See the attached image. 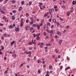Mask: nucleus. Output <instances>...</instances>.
<instances>
[{
	"instance_id": "obj_1",
	"label": "nucleus",
	"mask_w": 76,
	"mask_h": 76,
	"mask_svg": "<svg viewBox=\"0 0 76 76\" xmlns=\"http://www.w3.org/2000/svg\"><path fill=\"white\" fill-rule=\"evenodd\" d=\"M41 35V34L40 33H39L36 34L35 35V34H33V36L34 38H35V37H39V36Z\"/></svg>"
},
{
	"instance_id": "obj_2",
	"label": "nucleus",
	"mask_w": 76,
	"mask_h": 76,
	"mask_svg": "<svg viewBox=\"0 0 76 76\" xmlns=\"http://www.w3.org/2000/svg\"><path fill=\"white\" fill-rule=\"evenodd\" d=\"M31 21L30 22V25H32V24L34 23V18H31Z\"/></svg>"
},
{
	"instance_id": "obj_3",
	"label": "nucleus",
	"mask_w": 76,
	"mask_h": 76,
	"mask_svg": "<svg viewBox=\"0 0 76 76\" xmlns=\"http://www.w3.org/2000/svg\"><path fill=\"white\" fill-rule=\"evenodd\" d=\"M36 26L37 27V28L38 29H40V26L38 23L37 24V26Z\"/></svg>"
},
{
	"instance_id": "obj_4",
	"label": "nucleus",
	"mask_w": 76,
	"mask_h": 76,
	"mask_svg": "<svg viewBox=\"0 0 76 76\" xmlns=\"http://www.w3.org/2000/svg\"><path fill=\"white\" fill-rule=\"evenodd\" d=\"M20 22H21L20 23V26L21 27H22V26H23V23L22 20H20Z\"/></svg>"
},
{
	"instance_id": "obj_5",
	"label": "nucleus",
	"mask_w": 76,
	"mask_h": 76,
	"mask_svg": "<svg viewBox=\"0 0 76 76\" xmlns=\"http://www.w3.org/2000/svg\"><path fill=\"white\" fill-rule=\"evenodd\" d=\"M15 31L17 32H19V28H17L15 29Z\"/></svg>"
},
{
	"instance_id": "obj_6",
	"label": "nucleus",
	"mask_w": 76,
	"mask_h": 76,
	"mask_svg": "<svg viewBox=\"0 0 76 76\" xmlns=\"http://www.w3.org/2000/svg\"><path fill=\"white\" fill-rule=\"evenodd\" d=\"M25 28L27 31H28V30L29 29V26H28L27 27H26Z\"/></svg>"
},
{
	"instance_id": "obj_7",
	"label": "nucleus",
	"mask_w": 76,
	"mask_h": 76,
	"mask_svg": "<svg viewBox=\"0 0 76 76\" xmlns=\"http://www.w3.org/2000/svg\"><path fill=\"white\" fill-rule=\"evenodd\" d=\"M13 43H15V41H12V42L10 43L11 45V46H12L13 44Z\"/></svg>"
},
{
	"instance_id": "obj_8",
	"label": "nucleus",
	"mask_w": 76,
	"mask_h": 76,
	"mask_svg": "<svg viewBox=\"0 0 76 76\" xmlns=\"http://www.w3.org/2000/svg\"><path fill=\"white\" fill-rule=\"evenodd\" d=\"M50 32H52V33L53 34H54L55 33V31H54V30H50Z\"/></svg>"
},
{
	"instance_id": "obj_9",
	"label": "nucleus",
	"mask_w": 76,
	"mask_h": 76,
	"mask_svg": "<svg viewBox=\"0 0 76 76\" xmlns=\"http://www.w3.org/2000/svg\"><path fill=\"white\" fill-rule=\"evenodd\" d=\"M50 11L49 10V13H51L52 12H53L54 11V9L53 8L50 9Z\"/></svg>"
},
{
	"instance_id": "obj_10",
	"label": "nucleus",
	"mask_w": 76,
	"mask_h": 76,
	"mask_svg": "<svg viewBox=\"0 0 76 76\" xmlns=\"http://www.w3.org/2000/svg\"><path fill=\"white\" fill-rule=\"evenodd\" d=\"M76 3V1H73L72 2V4L73 5H75V4Z\"/></svg>"
},
{
	"instance_id": "obj_11",
	"label": "nucleus",
	"mask_w": 76,
	"mask_h": 76,
	"mask_svg": "<svg viewBox=\"0 0 76 76\" xmlns=\"http://www.w3.org/2000/svg\"><path fill=\"white\" fill-rule=\"evenodd\" d=\"M70 69V67H67L65 69V71H66V70H67L68 69Z\"/></svg>"
},
{
	"instance_id": "obj_12",
	"label": "nucleus",
	"mask_w": 76,
	"mask_h": 76,
	"mask_svg": "<svg viewBox=\"0 0 76 76\" xmlns=\"http://www.w3.org/2000/svg\"><path fill=\"white\" fill-rule=\"evenodd\" d=\"M42 3L41 2H39V6H42Z\"/></svg>"
},
{
	"instance_id": "obj_13",
	"label": "nucleus",
	"mask_w": 76,
	"mask_h": 76,
	"mask_svg": "<svg viewBox=\"0 0 76 76\" xmlns=\"http://www.w3.org/2000/svg\"><path fill=\"white\" fill-rule=\"evenodd\" d=\"M1 13H3L4 14V13H6L4 12V11H3V10H1V11H0Z\"/></svg>"
},
{
	"instance_id": "obj_14",
	"label": "nucleus",
	"mask_w": 76,
	"mask_h": 76,
	"mask_svg": "<svg viewBox=\"0 0 76 76\" xmlns=\"http://www.w3.org/2000/svg\"><path fill=\"white\" fill-rule=\"evenodd\" d=\"M9 28L10 29H13V26L12 25H10L9 27Z\"/></svg>"
},
{
	"instance_id": "obj_15",
	"label": "nucleus",
	"mask_w": 76,
	"mask_h": 76,
	"mask_svg": "<svg viewBox=\"0 0 76 76\" xmlns=\"http://www.w3.org/2000/svg\"><path fill=\"white\" fill-rule=\"evenodd\" d=\"M15 16L12 15V19L13 20H15Z\"/></svg>"
},
{
	"instance_id": "obj_16",
	"label": "nucleus",
	"mask_w": 76,
	"mask_h": 76,
	"mask_svg": "<svg viewBox=\"0 0 76 76\" xmlns=\"http://www.w3.org/2000/svg\"><path fill=\"white\" fill-rule=\"evenodd\" d=\"M25 64V63H23V64H21L20 65V68H21V67H22V66H23V64Z\"/></svg>"
},
{
	"instance_id": "obj_17",
	"label": "nucleus",
	"mask_w": 76,
	"mask_h": 76,
	"mask_svg": "<svg viewBox=\"0 0 76 76\" xmlns=\"http://www.w3.org/2000/svg\"><path fill=\"white\" fill-rule=\"evenodd\" d=\"M47 26H48V27H50V23L48 22V23H47Z\"/></svg>"
},
{
	"instance_id": "obj_18",
	"label": "nucleus",
	"mask_w": 76,
	"mask_h": 76,
	"mask_svg": "<svg viewBox=\"0 0 76 76\" xmlns=\"http://www.w3.org/2000/svg\"><path fill=\"white\" fill-rule=\"evenodd\" d=\"M8 69H9V68H7V70H6L4 72V74H6V73H7V71H8Z\"/></svg>"
},
{
	"instance_id": "obj_19",
	"label": "nucleus",
	"mask_w": 76,
	"mask_h": 76,
	"mask_svg": "<svg viewBox=\"0 0 76 76\" xmlns=\"http://www.w3.org/2000/svg\"><path fill=\"white\" fill-rule=\"evenodd\" d=\"M26 17H28V16H29V13H28V12L26 13Z\"/></svg>"
},
{
	"instance_id": "obj_20",
	"label": "nucleus",
	"mask_w": 76,
	"mask_h": 76,
	"mask_svg": "<svg viewBox=\"0 0 76 76\" xmlns=\"http://www.w3.org/2000/svg\"><path fill=\"white\" fill-rule=\"evenodd\" d=\"M19 11H21V10H22V7H20L19 9Z\"/></svg>"
},
{
	"instance_id": "obj_21",
	"label": "nucleus",
	"mask_w": 76,
	"mask_h": 76,
	"mask_svg": "<svg viewBox=\"0 0 76 76\" xmlns=\"http://www.w3.org/2000/svg\"><path fill=\"white\" fill-rule=\"evenodd\" d=\"M66 14L68 16H69L70 14V12H67L66 13Z\"/></svg>"
},
{
	"instance_id": "obj_22",
	"label": "nucleus",
	"mask_w": 76,
	"mask_h": 76,
	"mask_svg": "<svg viewBox=\"0 0 76 76\" xmlns=\"http://www.w3.org/2000/svg\"><path fill=\"white\" fill-rule=\"evenodd\" d=\"M59 44H61V43L62 42V39L60 40L59 41Z\"/></svg>"
},
{
	"instance_id": "obj_23",
	"label": "nucleus",
	"mask_w": 76,
	"mask_h": 76,
	"mask_svg": "<svg viewBox=\"0 0 76 76\" xmlns=\"http://www.w3.org/2000/svg\"><path fill=\"white\" fill-rule=\"evenodd\" d=\"M21 3L23 5V4H24V3H25V2H24V1H21Z\"/></svg>"
},
{
	"instance_id": "obj_24",
	"label": "nucleus",
	"mask_w": 76,
	"mask_h": 76,
	"mask_svg": "<svg viewBox=\"0 0 76 76\" xmlns=\"http://www.w3.org/2000/svg\"><path fill=\"white\" fill-rule=\"evenodd\" d=\"M31 41L34 44H36V42H34V40L32 39Z\"/></svg>"
},
{
	"instance_id": "obj_25",
	"label": "nucleus",
	"mask_w": 76,
	"mask_h": 76,
	"mask_svg": "<svg viewBox=\"0 0 76 76\" xmlns=\"http://www.w3.org/2000/svg\"><path fill=\"white\" fill-rule=\"evenodd\" d=\"M37 63H41V60H38L37 61Z\"/></svg>"
},
{
	"instance_id": "obj_26",
	"label": "nucleus",
	"mask_w": 76,
	"mask_h": 76,
	"mask_svg": "<svg viewBox=\"0 0 76 76\" xmlns=\"http://www.w3.org/2000/svg\"><path fill=\"white\" fill-rule=\"evenodd\" d=\"M36 26H37V24L36 25L35 24H34L32 25L33 27H36Z\"/></svg>"
},
{
	"instance_id": "obj_27",
	"label": "nucleus",
	"mask_w": 76,
	"mask_h": 76,
	"mask_svg": "<svg viewBox=\"0 0 76 76\" xmlns=\"http://www.w3.org/2000/svg\"><path fill=\"white\" fill-rule=\"evenodd\" d=\"M41 70H40L39 69H38V73L39 74H40V73H41Z\"/></svg>"
},
{
	"instance_id": "obj_28",
	"label": "nucleus",
	"mask_w": 76,
	"mask_h": 76,
	"mask_svg": "<svg viewBox=\"0 0 76 76\" xmlns=\"http://www.w3.org/2000/svg\"><path fill=\"white\" fill-rule=\"evenodd\" d=\"M53 22H54V23H56V20L55 19H53Z\"/></svg>"
},
{
	"instance_id": "obj_29",
	"label": "nucleus",
	"mask_w": 76,
	"mask_h": 76,
	"mask_svg": "<svg viewBox=\"0 0 76 76\" xmlns=\"http://www.w3.org/2000/svg\"><path fill=\"white\" fill-rule=\"evenodd\" d=\"M40 38V37H37L36 38L37 40H39Z\"/></svg>"
},
{
	"instance_id": "obj_30",
	"label": "nucleus",
	"mask_w": 76,
	"mask_h": 76,
	"mask_svg": "<svg viewBox=\"0 0 76 76\" xmlns=\"http://www.w3.org/2000/svg\"><path fill=\"white\" fill-rule=\"evenodd\" d=\"M12 13H16V11L15 10H13L12 11Z\"/></svg>"
},
{
	"instance_id": "obj_31",
	"label": "nucleus",
	"mask_w": 76,
	"mask_h": 76,
	"mask_svg": "<svg viewBox=\"0 0 76 76\" xmlns=\"http://www.w3.org/2000/svg\"><path fill=\"white\" fill-rule=\"evenodd\" d=\"M11 2H12V3H15V1L14 0H12Z\"/></svg>"
},
{
	"instance_id": "obj_32",
	"label": "nucleus",
	"mask_w": 76,
	"mask_h": 76,
	"mask_svg": "<svg viewBox=\"0 0 76 76\" xmlns=\"http://www.w3.org/2000/svg\"><path fill=\"white\" fill-rule=\"evenodd\" d=\"M47 16H48V15H47V14H45L44 15V16H45V17H47Z\"/></svg>"
},
{
	"instance_id": "obj_33",
	"label": "nucleus",
	"mask_w": 76,
	"mask_h": 76,
	"mask_svg": "<svg viewBox=\"0 0 76 76\" xmlns=\"http://www.w3.org/2000/svg\"><path fill=\"white\" fill-rule=\"evenodd\" d=\"M49 68L50 69H52V68H53V66H52L50 65L49 66Z\"/></svg>"
},
{
	"instance_id": "obj_34",
	"label": "nucleus",
	"mask_w": 76,
	"mask_h": 76,
	"mask_svg": "<svg viewBox=\"0 0 76 76\" xmlns=\"http://www.w3.org/2000/svg\"><path fill=\"white\" fill-rule=\"evenodd\" d=\"M44 20H41V23H43V22H44Z\"/></svg>"
},
{
	"instance_id": "obj_35",
	"label": "nucleus",
	"mask_w": 76,
	"mask_h": 76,
	"mask_svg": "<svg viewBox=\"0 0 76 76\" xmlns=\"http://www.w3.org/2000/svg\"><path fill=\"white\" fill-rule=\"evenodd\" d=\"M32 44V43L31 42H29L28 43V44H30V45H31V44Z\"/></svg>"
},
{
	"instance_id": "obj_36",
	"label": "nucleus",
	"mask_w": 76,
	"mask_h": 76,
	"mask_svg": "<svg viewBox=\"0 0 76 76\" xmlns=\"http://www.w3.org/2000/svg\"><path fill=\"white\" fill-rule=\"evenodd\" d=\"M28 54H31V52L30 51H29L28 52Z\"/></svg>"
},
{
	"instance_id": "obj_37",
	"label": "nucleus",
	"mask_w": 76,
	"mask_h": 76,
	"mask_svg": "<svg viewBox=\"0 0 76 76\" xmlns=\"http://www.w3.org/2000/svg\"><path fill=\"white\" fill-rule=\"evenodd\" d=\"M32 4V2H30L29 3V5H30V6H31V4Z\"/></svg>"
},
{
	"instance_id": "obj_38",
	"label": "nucleus",
	"mask_w": 76,
	"mask_h": 76,
	"mask_svg": "<svg viewBox=\"0 0 76 76\" xmlns=\"http://www.w3.org/2000/svg\"><path fill=\"white\" fill-rule=\"evenodd\" d=\"M61 56H60V55H58V58H60Z\"/></svg>"
},
{
	"instance_id": "obj_39",
	"label": "nucleus",
	"mask_w": 76,
	"mask_h": 76,
	"mask_svg": "<svg viewBox=\"0 0 76 76\" xmlns=\"http://www.w3.org/2000/svg\"><path fill=\"white\" fill-rule=\"evenodd\" d=\"M1 39H2V40H3V39H4V37H1Z\"/></svg>"
},
{
	"instance_id": "obj_40",
	"label": "nucleus",
	"mask_w": 76,
	"mask_h": 76,
	"mask_svg": "<svg viewBox=\"0 0 76 76\" xmlns=\"http://www.w3.org/2000/svg\"><path fill=\"white\" fill-rule=\"evenodd\" d=\"M1 47L2 48V50H4V47H3L2 46H1Z\"/></svg>"
},
{
	"instance_id": "obj_41",
	"label": "nucleus",
	"mask_w": 76,
	"mask_h": 76,
	"mask_svg": "<svg viewBox=\"0 0 76 76\" xmlns=\"http://www.w3.org/2000/svg\"><path fill=\"white\" fill-rule=\"evenodd\" d=\"M43 34H44V36H46L47 35V34L45 33V32H44Z\"/></svg>"
},
{
	"instance_id": "obj_42",
	"label": "nucleus",
	"mask_w": 76,
	"mask_h": 76,
	"mask_svg": "<svg viewBox=\"0 0 76 76\" xmlns=\"http://www.w3.org/2000/svg\"><path fill=\"white\" fill-rule=\"evenodd\" d=\"M47 73L48 74L47 75H49V74H50V72H49L47 71Z\"/></svg>"
},
{
	"instance_id": "obj_43",
	"label": "nucleus",
	"mask_w": 76,
	"mask_h": 76,
	"mask_svg": "<svg viewBox=\"0 0 76 76\" xmlns=\"http://www.w3.org/2000/svg\"><path fill=\"white\" fill-rule=\"evenodd\" d=\"M15 76H19V74H18L16 73L15 74Z\"/></svg>"
},
{
	"instance_id": "obj_44",
	"label": "nucleus",
	"mask_w": 76,
	"mask_h": 76,
	"mask_svg": "<svg viewBox=\"0 0 76 76\" xmlns=\"http://www.w3.org/2000/svg\"><path fill=\"white\" fill-rule=\"evenodd\" d=\"M0 26H3V23H0Z\"/></svg>"
},
{
	"instance_id": "obj_45",
	"label": "nucleus",
	"mask_w": 76,
	"mask_h": 76,
	"mask_svg": "<svg viewBox=\"0 0 76 76\" xmlns=\"http://www.w3.org/2000/svg\"><path fill=\"white\" fill-rule=\"evenodd\" d=\"M16 25H15V24L14 23L12 25L13 27H15V26Z\"/></svg>"
},
{
	"instance_id": "obj_46",
	"label": "nucleus",
	"mask_w": 76,
	"mask_h": 76,
	"mask_svg": "<svg viewBox=\"0 0 76 76\" xmlns=\"http://www.w3.org/2000/svg\"><path fill=\"white\" fill-rule=\"evenodd\" d=\"M50 31H48L47 32H48V33H49V34H51V30H50Z\"/></svg>"
},
{
	"instance_id": "obj_47",
	"label": "nucleus",
	"mask_w": 76,
	"mask_h": 76,
	"mask_svg": "<svg viewBox=\"0 0 76 76\" xmlns=\"http://www.w3.org/2000/svg\"><path fill=\"white\" fill-rule=\"evenodd\" d=\"M28 20H26V23H28Z\"/></svg>"
},
{
	"instance_id": "obj_48",
	"label": "nucleus",
	"mask_w": 76,
	"mask_h": 76,
	"mask_svg": "<svg viewBox=\"0 0 76 76\" xmlns=\"http://www.w3.org/2000/svg\"><path fill=\"white\" fill-rule=\"evenodd\" d=\"M42 25H43L42 23H41L40 24V26H42Z\"/></svg>"
},
{
	"instance_id": "obj_49",
	"label": "nucleus",
	"mask_w": 76,
	"mask_h": 76,
	"mask_svg": "<svg viewBox=\"0 0 76 76\" xmlns=\"http://www.w3.org/2000/svg\"><path fill=\"white\" fill-rule=\"evenodd\" d=\"M70 28V26H66V28H67V29H68V28Z\"/></svg>"
},
{
	"instance_id": "obj_50",
	"label": "nucleus",
	"mask_w": 76,
	"mask_h": 76,
	"mask_svg": "<svg viewBox=\"0 0 76 76\" xmlns=\"http://www.w3.org/2000/svg\"><path fill=\"white\" fill-rule=\"evenodd\" d=\"M57 7L56 6H55L54 7V8L56 9V8H57Z\"/></svg>"
},
{
	"instance_id": "obj_51",
	"label": "nucleus",
	"mask_w": 76,
	"mask_h": 76,
	"mask_svg": "<svg viewBox=\"0 0 76 76\" xmlns=\"http://www.w3.org/2000/svg\"><path fill=\"white\" fill-rule=\"evenodd\" d=\"M49 22H51V18H50L49 20Z\"/></svg>"
},
{
	"instance_id": "obj_52",
	"label": "nucleus",
	"mask_w": 76,
	"mask_h": 76,
	"mask_svg": "<svg viewBox=\"0 0 76 76\" xmlns=\"http://www.w3.org/2000/svg\"><path fill=\"white\" fill-rule=\"evenodd\" d=\"M32 29H34V28H32V27L31 28H30V30H32Z\"/></svg>"
},
{
	"instance_id": "obj_53",
	"label": "nucleus",
	"mask_w": 76,
	"mask_h": 76,
	"mask_svg": "<svg viewBox=\"0 0 76 76\" xmlns=\"http://www.w3.org/2000/svg\"><path fill=\"white\" fill-rule=\"evenodd\" d=\"M26 54H28V52L27 51H26Z\"/></svg>"
},
{
	"instance_id": "obj_54",
	"label": "nucleus",
	"mask_w": 76,
	"mask_h": 76,
	"mask_svg": "<svg viewBox=\"0 0 76 76\" xmlns=\"http://www.w3.org/2000/svg\"><path fill=\"white\" fill-rule=\"evenodd\" d=\"M71 10H73V7H71Z\"/></svg>"
},
{
	"instance_id": "obj_55",
	"label": "nucleus",
	"mask_w": 76,
	"mask_h": 76,
	"mask_svg": "<svg viewBox=\"0 0 76 76\" xmlns=\"http://www.w3.org/2000/svg\"><path fill=\"white\" fill-rule=\"evenodd\" d=\"M56 12H58V10L57 9H56L55 10Z\"/></svg>"
},
{
	"instance_id": "obj_56",
	"label": "nucleus",
	"mask_w": 76,
	"mask_h": 76,
	"mask_svg": "<svg viewBox=\"0 0 76 76\" xmlns=\"http://www.w3.org/2000/svg\"><path fill=\"white\" fill-rule=\"evenodd\" d=\"M5 18V16H4L3 18H2V19H4V18Z\"/></svg>"
},
{
	"instance_id": "obj_57",
	"label": "nucleus",
	"mask_w": 76,
	"mask_h": 76,
	"mask_svg": "<svg viewBox=\"0 0 76 76\" xmlns=\"http://www.w3.org/2000/svg\"><path fill=\"white\" fill-rule=\"evenodd\" d=\"M53 27H54V25H52L50 27V28H53Z\"/></svg>"
},
{
	"instance_id": "obj_58",
	"label": "nucleus",
	"mask_w": 76,
	"mask_h": 76,
	"mask_svg": "<svg viewBox=\"0 0 76 76\" xmlns=\"http://www.w3.org/2000/svg\"><path fill=\"white\" fill-rule=\"evenodd\" d=\"M30 60V58H27V60H28V61H29Z\"/></svg>"
},
{
	"instance_id": "obj_59",
	"label": "nucleus",
	"mask_w": 76,
	"mask_h": 76,
	"mask_svg": "<svg viewBox=\"0 0 76 76\" xmlns=\"http://www.w3.org/2000/svg\"><path fill=\"white\" fill-rule=\"evenodd\" d=\"M73 12V10H71V13Z\"/></svg>"
},
{
	"instance_id": "obj_60",
	"label": "nucleus",
	"mask_w": 76,
	"mask_h": 76,
	"mask_svg": "<svg viewBox=\"0 0 76 76\" xmlns=\"http://www.w3.org/2000/svg\"><path fill=\"white\" fill-rule=\"evenodd\" d=\"M41 45H43V44H44V43H43V42L41 43L40 44Z\"/></svg>"
},
{
	"instance_id": "obj_61",
	"label": "nucleus",
	"mask_w": 76,
	"mask_h": 76,
	"mask_svg": "<svg viewBox=\"0 0 76 76\" xmlns=\"http://www.w3.org/2000/svg\"><path fill=\"white\" fill-rule=\"evenodd\" d=\"M61 33H58V35H61Z\"/></svg>"
},
{
	"instance_id": "obj_62",
	"label": "nucleus",
	"mask_w": 76,
	"mask_h": 76,
	"mask_svg": "<svg viewBox=\"0 0 76 76\" xmlns=\"http://www.w3.org/2000/svg\"><path fill=\"white\" fill-rule=\"evenodd\" d=\"M32 14H35V12H32Z\"/></svg>"
},
{
	"instance_id": "obj_63",
	"label": "nucleus",
	"mask_w": 76,
	"mask_h": 76,
	"mask_svg": "<svg viewBox=\"0 0 76 76\" xmlns=\"http://www.w3.org/2000/svg\"><path fill=\"white\" fill-rule=\"evenodd\" d=\"M65 7V6L64 5H63L62 6V8H64Z\"/></svg>"
},
{
	"instance_id": "obj_64",
	"label": "nucleus",
	"mask_w": 76,
	"mask_h": 76,
	"mask_svg": "<svg viewBox=\"0 0 76 76\" xmlns=\"http://www.w3.org/2000/svg\"><path fill=\"white\" fill-rule=\"evenodd\" d=\"M46 76H50V75H49L46 74Z\"/></svg>"
}]
</instances>
